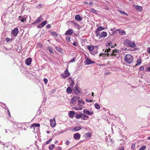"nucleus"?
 Returning a JSON list of instances; mask_svg holds the SVG:
<instances>
[{
    "label": "nucleus",
    "mask_w": 150,
    "mask_h": 150,
    "mask_svg": "<svg viewBox=\"0 0 150 150\" xmlns=\"http://www.w3.org/2000/svg\"><path fill=\"white\" fill-rule=\"evenodd\" d=\"M18 18V19L22 22H23L24 21L26 20V18H23L21 16H19Z\"/></svg>",
    "instance_id": "nucleus-22"
},
{
    "label": "nucleus",
    "mask_w": 150,
    "mask_h": 150,
    "mask_svg": "<svg viewBox=\"0 0 150 150\" xmlns=\"http://www.w3.org/2000/svg\"><path fill=\"white\" fill-rule=\"evenodd\" d=\"M6 41L7 42H8V41H9L10 40V39L9 38H6Z\"/></svg>",
    "instance_id": "nucleus-53"
},
{
    "label": "nucleus",
    "mask_w": 150,
    "mask_h": 150,
    "mask_svg": "<svg viewBox=\"0 0 150 150\" xmlns=\"http://www.w3.org/2000/svg\"><path fill=\"white\" fill-rule=\"evenodd\" d=\"M18 32V29L16 28L13 30L11 33L14 36H16Z\"/></svg>",
    "instance_id": "nucleus-4"
},
{
    "label": "nucleus",
    "mask_w": 150,
    "mask_h": 150,
    "mask_svg": "<svg viewBox=\"0 0 150 150\" xmlns=\"http://www.w3.org/2000/svg\"><path fill=\"white\" fill-rule=\"evenodd\" d=\"M70 79L71 80V81L72 82V83L71 84H70V85L71 86H73V84L74 83H73V81H72V79H71V77H70L68 79V80H70Z\"/></svg>",
    "instance_id": "nucleus-46"
},
{
    "label": "nucleus",
    "mask_w": 150,
    "mask_h": 150,
    "mask_svg": "<svg viewBox=\"0 0 150 150\" xmlns=\"http://www.w3.org/2000/svg\"><path fill=\"white\" fill-rule=\"evenodd\" d=\"M86 135L87 137H91V134L90 133H87L86 134Z\"/></svg>",
    "instance_id": "nucleus-36"
},
{
    "label": "nucleus",
    "mask_w": 150,
    "mask_h": 150,
    "mask_svg": "<svg viewBox=\"0 0 150 150\" xmlns=\"http://www.w3.org/2000/svg\"><path fill=\"white\" fill-rule=\"evenodd\" d=\"M67 92L69 94L71 93L72 92L71 89L69 87H68L67 89Z\"/></svg>",
    "instance_id": "nucleus-23"
},
{
    "label": "nucleus",
    "mask_w": 150,
    "mask_h": 150,
    "mask_svg": "<svg viewBox=\"0 0 150 150\" xmlns=\"http://www.w3.org/2000/svg\"><path fill=\"white\" fill-rule=\"evenodd\" d=\"M52 138L50 139L46 143V144H49L52 141Z\"/></svg>",
    "instance_id": "nucleus-43"
},
{
    "label": "nucleus",
    "mask_w": 150,
    "mask_h": 150,
    "mask_svg": "<svg viewBox=\"0 0 150 150\" xmlns=\"http://www.w3.org/2000/svg\"><path fill=\"white\" fill-rule=\"evenodd\" d=\"M47 50L49 51L50 52L51 54H53V52L52 50V49L50 47H49L47 48Z\"/></svg>",
    "instance_id": "nucleus-28"
},
{
    "label": "nucleus",
    "mask_w": 150,
    "mask_h": 150,
    "mask_svg": "<svg viewBox=\"0 0 150 150\" xmlns=\"http://www.w3.org/2000/svg\"><path fill=\"white\" fill-rule=\"evenodd\" d=\"M81 137L80 134L79 133H76L74 134V138L76 140H79Z\"/></svg>",
    "instance_id": "nucleus-5"
},
{
    "label": "nucleus",
    "mask_w": 150,
    "mask_h": 150,
    "mask_svg": "<svg viewBox=\"0 0 150 150\" xmlns=\"http://www.w3.org/2000/svg\"><path fill=\"white\" fill-rule=\"evenodd\" d=\"M110 48H108V49H106L105 52H110Z\"/></svg>",
    "instance_id": "nucleus-52"
},
{
    "label": "nucleus",
    "mask_w": 150,
    "mask_h": 150,
    "mask_svg": "<svg viewBox=\"0 0 150 150\" xmlns=\"http://www.w3.org/2000/svg\"><path fill=\"white\" fill-rule=\"evenodd\" d=\"M103 37H103V35L101 34L99 35V38L100 39H101Z\"/></svg>",
    "instance_id": "nucleus-48"
},
{
    "label": "nucleus",
    "mask_w": 150,
    "mask_h": 150,
    "mask_svg": "<svg viewBox=\"0 0 150 150\" xmlns=\"http://www.w3.org/2000/svg\"><path fill=\"white\" fill-rule=\"evenodd\" d=\"M81 129V127L77 126L75 127L72 130L73 131H78Z\"/></svg>",
    "instance_id": "nucleus-17"
},
{
    "label": "nucleus",
    "mask_w": 150,
    "mask_h": 150,
    "mask_svg": "<svg viewBox=\"0 0 150 150\" xmlns=\"http://www.w3.org/2000/svg\"><path fill=\"white\" fill-rule=\"evenodd\" d=\"M46 27L47 28H49L51 27V26L50 25L48 24L46 26Z\"/></svg>",
    "instance_id": "nucleus-49"
},
{
    "label": "nucleus",
    "mask_w": 150,
    "mask_h": 150,
    "mask_svg": "<svg viewBox=\"0 0 150 150\" xmlns=\"http://www.w3.org/2000/svg\"><path fill=\"white\" fill-rule=\"evenodd\" d=\"M137 65H140L141 63V59L140 58H138L137 60Z\"/></svg>",
    "instance_id": "nucleus-27"
},
{
    "label": "nucleus",
    "mask_w": 150,
    "mask_h": 150,
    "mask_svg": "<svg viewBox=\"0 0 150 150\" xmlns=\"http://www.w3.org/2000/svg\"><path fill=\"white\" fill-rule=\"evenodd\" d=\"M90 10L93 13H97L96 11V10L93 9V8L91 9H90Z\"/></svg>",
    "instance_id": "nucleus-34"
},
{
    "label": "nucleus",
    "mask_w": 150,
    "mask_h": 150,
    "mask_svg": "<svg viewBox=\"0 0 150 150\" xmlns=\"http://www.w3.org/2000/svg\"><path fill=\"white\" fill-rule=\"evenodd\" d=\"M85 100L87 102H89V103H91L93 101V100H89L88 99H86Z\"/></svg>",
    "instance_id": "nucleus-42"
},
{
    "label": "nucleus",
    "mask_w": 150,
    "mask_h": 150,
    "mask_svg": "<svg viewBox=\"0 0 150 150\" xmlns=\"http://www.w3.org/2000/svg\"><path fill=\"white\" fill-rule=\"evenodd\" d=\"M104 29V28H103L102 26H99L97 28L96 30L99 31H101Z\"/></svg>",
    "instance_id": "nucleus-25"
},
{
    "label": "nucleus",
    "mask_w": 150,
    "mask_h": 150,
    "mask_svg": "<svg viewBox=\"0 0 150 150\" xmlns=\"http://www.w3.org/2000/svg\"><path fill=\"white\" fill-rule=\"evenodd\" d=\"M75 115V112L74 111H71L69 113V116L71 118H73Z\"/></svg>",
    "instance_id": "nucleus-12"
},
{
    "label": "nucleus",
    "mask_w": 150,
    "mask_h": 150,
    "mask_svg": "<svg viewBox=\"0 0 150 150\" xmlns=\"http://www.w3.org/2000/svg\"><path fill=\"white\" fill-rule=\"evenodd\" d=\"M75 19L78 21H80L82 20V18L78 14L76 15L75 17Z\"/></svg>",
    "instance_id": "nucleus-15"
},
{
    "label": "nucleus",
    "mask_w": 150,
    "mask_h": 150,
    "mask_svg": "<svg viewBox=\"0 0 150 150\" xmlns=\"http://www.w3.org/2000/svg\"><path fill=\"white\" fill-rule=\"evenodd\" d=\"M43 80L45 84H46L47 83L48 80L47 79L44 78Z\"/></svg>",
    "instance_id": "nucleus-45"
},
{
    "label": "nucleus",
    "mask_w": 150,
    "mask_h": 150,
    "mask_svg": "<svg viewBox=\"0 0 150 150\" xmlns=\"http://www.w3.org/2000/svg\"><path fill=\"white\" fill-rule=\"evenodd\" d=\"M96 36L97 37H98V36H99V35H100V33L98 31L96 30Z\"/></svg>",
    "instance_id": "nucleus-41"
},
{
    "label": "nucleus",
    "mask_w": 150,
    "mask_h": 150,
    "mask_svg": "<svg viewBox=\"0 0 150 150\" xmlns=\"http://www.w3.org/2000/svg\"><path fill=\"white\" fill-rule=\"evenodd\" d=\"M117 51L116 50H113L111 54V55L112 57H116Z\"/></svg>",
    "instance_id": "nucleus-18"
},
{
    "label": "nucleus",
    "mask_w": 150,
    "mask_h": 150,
    "mask_svg": "<svg viewBox=\"0 0 150 150\" xmlns=\"http://www.w3.org/2000/svg\"><path fill=\"white\" fill-rule=\"evenodd\" d=\"M144 66H141L139 68V70L140 71H144Z\"/></svg>",
    "instance_id": "nucleus-33"
},
{
    "label": "nucleus",
    "mask_w": 150,
    "mask_h": 150,
    "mask_svg": "<svg viewBox=\"0 0 150 150\" xmlns=\"http://www.w3.org/2000/svg\"><path fill=\"white\" fill-rule=\"evenodd\" d=\"M76 91L78 92H80V91H79V90L78 89L77 87H76Z\"/></svg>",
    "instance_id": "nucleus-59"
},
{
    "label": "nucleus",
    "mask_w": 150,
    "mask_h": 150,
    "mask_svg": "<svg viewBox=\"0 0 150 150\" xmlns=\"http://www.w3.org/2000/svg\"><path fill=\"white\" fill-rule=\"evenodd\" d=\"M71 37L69 36H68L66 38V40L68 42H70V39Z\"/></svg>",
    "instance_id": "nucleus-32"
},
{
    "label": "nucleus",
    "mask_w": 150,
    "mask_h": 150,
    "mask_svg": "<svg viewBox=\"0 0 150 150\" xmlns=\"http://www.w3.org/2000/svg\"><path fill=\"white\" fill-rule=\"evenodd\" d=\"M86 62L87 65H89L92 63H94L95 62L91 60L88 59H86Z\"/></svg>",
    "instance_id": "nucleus-19"
},
{
    "label": "nucleus",
    "mask_w": 150,
    "mask_h": 150,
    "mask_svg": "<svg viewBox=\"0 0 150 150\" xmlns=\"http://www.w3.org/2000/svg\"><path fill=\"white\" fill-rule=\"evenodd\" d=\"M73 45L76 46H77V43L76 42H74L73 43Z\"/></svg>",
    "instance_id": "nucleus-56"
},
{
    "label": "nucleus",
    "mask_w": 150,
    "mask_h": 150,
    "mask_svg": "<svg viewBox=\"0 0 150 150\" xmlns=\"http://www.w3.org/2000/svg\"><path fill=\"white\" fill-rule=\"evenodd\" d=\"M74 109L76 110H79V108L76 107H75Z\"/></svg>",
    "instance_id": "nucleus-54"
},
{
    "label": "nucleus",
    "mask_w": 150,
    "mask_h": 150,
    "mask_svg": "<svg viewBox=\"0 0 150 150\" xmlns=\"http://www.w3.org/2000/svg\"><path fill=\"white\" fill-rule=\"evenodd\" d=\"M93 4V2H90L89 3V4L90 5H91L92 4Z\"/></svg>",
    "instance_id": "nucleus-60"
},
{
    "label": "nucleus",
    "mask_w": 150,
    "mask_h": 150,
    "mask_svg": "<svg viewBox=\"0 0 150 150\" xmlns=\"http://www.w3.org/2000/svg\"><path fill=\"white\" fill-rule=\"evenodd\" d=\"M47 23V21H43V22H42L41 23V25L42 26H44Z\"/></svg>",
    "instance_id": "nucleus-29"
},
{
    "label": "nucleus",
    "mask_w": 150,
    "mask_h": 150,
    "mask_svg": "<svg viewBox=\"0 0 150 150\" xmlns=\"http://www.w3.org/2000/svg\"><path fill=\"white\" fill-rule=\"evenodd\" d=\"M119 11L121 13L123 14H124L125 15L128 16V14L126 13H125V12L123 11H122L120 10H119Z\"/></svg>",
    "instance_id": "nucleus-38"
},
{
    "label": "nucleus",
    "mask_w": 150,
    "mask_h": 150,
    "mask_svg": "<svg viewBox=\"0 0 150 150\" xmlns=\"http://www.w3.org/2000/svg\"><path fill=\"white\" fill-rule=\"evenodd\" d=\"M120 150H124V148H122L121 149H120Z\"/></svg>",
    "instance_id": "nucleus-64"
},
{
    "label": "nucleus",
    "mask_w": 150,
    "mask_h": 150,
    "mask_svg": "<svg viewBox=\"0 0 150 150\" xmlns=\"http://www.w3.org/2000/svg\"><path fill=\"white\" fill-rule=\"evenodd\" d=\"M50 122L51 126L52 127H54L56 124L55 119L51 120H50Z\"/></svg>",
    "instance_id": "nucleus-9"
},
{
    "label": "nucleus",
    "mask_w": 150,
    "mask_h": 150,
    "mask_svg": "<svg viewBox=\"0 0 150 150\" xmlns=\"http://www.w3.org/2000/svg\"><path fill=\"white\" fill-rule=\"evenodd\" d=\"M145 71L146 72L147 71H150V67H147V68H146Z\"/></svg>",
    "instance_id": "nucleus-44"
},
{
    "label": "nucleus",
    "mask_w": 150,
    "mask_h": 150,
    "mask_svg": "<svg viewBox=\"0 0 150 150\" xmlns=\"http://www.w3.org/2000/svg\"><path fill=\"white\" fill-rule=\"evenodd\" d=\"M79 110H82V108L81 107H80L79 108Z\"/></svg>",
    "instance_id": "nucleus-61"
},
{
    "label": "nucleus",
    "mask_w": 150,
    "mask_h": 150,
    "mask_svg": "<svg viewBox=\"0 0 150 150\" xmlns=\"http://www.w3.org/2000/svg\"><path fill=\"white\" fill-rule=\"evenodd\" d=\"M116 30L119 32V33L120 35H123L126 34V33L124 30H120L119 29H117Z\"/></svg>",
    "instance_id": "nucleus-13"
},
{
    "label": "nucleus",
    "mask_w": 150,
    "mask_h": 150,
    "mask_svg": "<svg viewBox=\"0 0 150 150\" xmlns=\"http://www.w3.org/2000/svg\"><path fill=\"white\" fill-rule=\"evenodd\" d=\"M81 119L84 120H87L89 118L88 116L86 115L83 113H82Z\"/></svg>",
    "instance_id": "nucleus-10"
},
{
    "label": "nucleus",
    "mask_w": 150,
    "mask_h": 150,
    "mask_svg": "<svg viewBox=\"0 0 150 150\" xmlns=\"http://www.w3.org/2000/svg\"><path fill=\"white\" fill-rule=\"evenodd\" d=\"M32 61V59L31 58H28L27 59L25 60V64L27 65H30Z\"/></svg>",
    "instance_id": "nucleus-7"
},
{
    "label": "nucleus",
    "mask_w": 150,
    "mask_h": 150,
    "mask_svg": "<svg viewBox=\"0 0 150 150\" xmlns=\"http://www.w3.org/2000/svg\"><path fill=\"white\" fill-rule=\"evenodd\" d=\"M124 60L126 63L130 64L133 61V57L130 54H126L124 58Z\"/></svg>",
    "instance_id": "nucleus-1"
},
{
    "label": "nucleus",
    "mask_w": 150,
    "mask_h": 150,
    "mask_svg": "<svg viewBox=\"0 0 150 150\" xmlns=\"http://www.w3.org/2000/svg\"><path fill=\"white\" fill-rule=\"evenodd\" d=\"M135 144H133L132 145L131 148L132 149H133L135 148Z\"/></svg>",
    "instance_id": "nucleus-50"
},
{
    "label": "nucleus",
    "mask_w": 150,
    "mask_h": 150,
    "mask_svg": "<svg viewBox=\"0 0 150 150\" xmlns=\"http://www.w3.org/2000/svg\"><path fill=\"white\" fill-rule=\"evenodd\" d=\"M55 146V145L54 144H53L52 145V146H49V149L50 150H52L53 149V148Z\"/></svg>",
    "instance_id": "nucleus-37"
},
{
    "label": "nucleus",
    "mask_w": 150,
    "mask_h": 150,
    "mask_svg": "<svg viewBox=\"0 0 150 150\" xmlns=\"http://www.w3.org/2000/svg\"><path fill=\"white\" fill-rule=\"evenodd\" d=\"M103 55V53H100V54H99V56H102V55Z\"/></svg>",
    "instance_id": "nucleus-62"
},
{
    "label": "nucleus",
    "mask_w": 150,
    "mask_h": 150,
    "mask_svg": "<svg viewBox=\"0 0 150 150\" xmlns=\"http://www.w3.org/2000/svg\"><path fill=\"white\" fill-rule=\"evenodd\" d=\"M125 45L129 46L131 47H134L136 46V45L134 42H132L127 39L125 40L123 42Z\"/></svg>",
    "instance_id": "nucleus-2"
},
{
    "label": "nucleus",
    "mask_w": 150,
    "mask_h": 150,
    "mask_svg": "<svg viewBox=\"0 0 150 150\" xmlns=\"http://www.w3.org/2000/svg\"><path fill=\"white\" fill-rule=\"evenodd\" d=\"M55 48L59 52H61L62 50V49L59 47H56Z\"/></svg>",
    "instance_id": "nucleus-30"
},
{
    "label": "nucleus",
    "mask_w": 150,
    "mask_h": 150,
    "mask_svg": "<svg viewBox=\"0 0 150 150\" xmlns=\"http://www.w3.org/2000/svg\"><path fill=\"white\" fill-rule=\"evenodd\" d=\"M39 124H34L33 125V126L35 127H39L40 126Z\"/></svg>",
    "instance_id": "nucleus-31"
},
{
    "label": "nucleus",
    "mask_w": 150,
    "mask_h": 150,
    "mask_svg": "<svg viewBox=\"0 0 150 150\" xmlns=\"http://www.w3.org/2000/svg\"><path fill=\"white\" fill-rule=\"evenodd\" d=\"M135 8L137 11H141L142 10V7L141 6H139L137 5L135 6Z\"/></svg>",
    "instance_id": "nucleus-16"
},
{
    "label": "nucleus",
    "mask_w": 150,
    "mask_h": 150,
    "mask_svg": "<svg viewBox=\"0 0 150 150\" xmlns=\"http://www.w3.org/2000/svg\"><path fill=\"white\" fill-rule=\"evenodd\" d=\"M83 113L86 114L88 115H91L93 114V112H91L89 111L88 110H87L86 109H84L83 110Z\"/></svg>",
    "instance_id": "nucleus-11"
},
{
    "label": "nucleus",
    "mask_w": 150,
    "mask_h": 150,
    "mask_svg": "<svg viewBox=\"0 0 150 150\" xmlns=\"http://www.w3.org/2000/svg\"><path fill=\"white\" fill-rule=\"evenodd\" d=\"M79 99V98L78 97H74L71 99V102L72 104H73L76 103L77 100Z\"/></svg>",
    "instance_id": "nucleus-8"
},
{
    "label": "nucleus",
    "mask_w": 150,
    "mask_h": 150,
    "mask_svg": "<svg viewBox=\"0 0 150 150\" xmlns=\"http://www.w3.org/2000/svg\"><path fill=\"white\" fill-rule=\"evenodd\" d=\"M73 33V30L72 29H70L69 30H67L65 33V35H71Z\"/></svg>",
    "instance_id": "nucleus-14"
},
{
    "label": "nucleus",
    "mask_w": 150,
    "mask_h": 150,
    "mask_svg": "<svg viewBox=\"0 0 150 150\" xmlns=\"http://www.w3.org/2000/svg\"><path fill=\"white\" fill-rule=\"evenodd\" d=\"M78 104L79 105L81 106L84 104V102L82 100H78Z\"/></svg>",
    "instance_id": "nucleus-21"
},
{
    "label": "nucleus",
    "mask_w": 150,
    "mask_h": 150,
    "mask_svg": "<svg viewBox=\"0 0 150 150\" xmlns=\"http://www.w3.org/2000/svg\"><path fill=\"white\" fill-rule=\"evenodd\" d=\"M94 47L92 45H90L88 46L87 49L90 51H92L94 49Z\"/></svg>",
    "instance_id": "nucleus-20"
},
{
    "label": "nucleus",
    "mask_w": 150,
    "mask_h": 150,
    "mask_svg": "<svg viewBox=\"0 0 150 150\" xmlns=\"http://www.w3.org/2000/svg\"><path fill=\"white\" fill-rule=\"evenodd\" d=\"M147 51L150 54V47H148Z\"/></svg>",
    "instance_id": "nucleus-47"
},
{
    "label": "nucleus",
    "mask_w": 150,
    "mask_h": 150,
    "mask_svg": "<svg viewBox=\"0 0 150 150\" xmlns=\"http://www.w3.org/2000/svg\"><path fill=\"white\" fill-rule=\"evenodd\" d=\"M82 117V113L79 114H77L75 116V117L77 119H79L80 118H81Z\"/></svg>",
    "instance_id": "nucleus-26"
},
{
    "label": "nucleus",
    "mask_w": 150,
    "mask_h": 150,
    "mask_svg": "<svg viewBox=\"0 0 150 150\" xmlns=\"http://www.w3.org/2000/svg\"><path fill=\"white\" fill-rule=\"evenodd\" d=\"M52 34L53 35L55 36V37H56L58 36V34L55 32H53L52 33Z\"/></svg>",
    "instance_id": "nucleus-40"
},
{
    "label": "nucleus",
    "mask_w": 150,
    "mask_h": 150,
    "mask_svg": "<svg viewBox=\"0 0 150 150\" xmlns=\"http://www.w3.org/2000/svg\"><path fill=\"white\" fill-rule=\"evenodd\" d=\"M94 106L95 108L97 109H99L100 108V105L97 103L94 104Z\"/></svg>",
    "instance_id": "nucleus-24"
},
{
    "label": "nucleus",
    "mask_w": 150,
    "mask_h": 150,
    "mask_svg": "<svg viewBox=\"0 0 150 150\" xmlns=\"http://www.w3.org/2000/svg\"><path fill=\"white\" fill-rule=\"evenodd\" d=\"M42 46L43 45H42V44H40L39 45V46L41 47H42Z\"/></svg>",
    "instance_id": "nucleus-58"
},
{
    "label": "nucleus",
    "mask_w": 150,
    "mask_h": 150,
    "mask_svg": "<svg viewBox=\"0 0 150 150\" xmlns=\"http://www.w3.org/2000/svg\"><path fill=\"white\" fill-rule=\"evenodd\" d=\"M57 142H58V141H57V140H56V141L54 143H55V144H57Z\"/></svg>",
    "instance_id": "nucleus-63"
},
{
    "label": "nucleus",
    "mask_w": 150,
    "mask_h": 150,
    "mask_svg": "<svg viewBox=\"0 0 150 150\" xmlns=\"http://www.w3.org/2000/svg\"><path fill=\"white\" fill-rule=\"evenodd\" d=\"M43 20V19L40 16V17L37 18L36 20L33 23L34 24L38 23L42 21Z\"/></svg>",
    "instance_id": "nucleus-6"
},
{
    "label": "nucleus",
    "mask_w": 150,
    "mask_h": 150,
    "mask_svg": "<svg viewBox=\"0 0 150 150\" xmlns=\"http://www.w3.org/2000/svg\"><path fill=\"white\" fill-rule=\"evenodd\" d=\"M146 148V146H143L141 147L139 149V150H144Z\"/></svg>",
    "instance_id": "nucleus-39"
},
{
    "label": "nucleus",
    "mask_w": 150,
    "mask_h": 150,
    "mask_svg": "<svg viewBox=\"0 0 150 150\" xmlns=\"http://www.w3.org/2000/svg\"><path fill=\"white\" fill-rule=\"evenodd\" d=\"M69 143L70 142L68 140H67L65 144L67 145H68L69 144Z\"/></svg>",
    "instance_id": "nucleus-51"
},
{
    "label": "nucleus",
    "mask_w": 150,
    "mask_h": 150,
    "mask_svg": "<svg viewBox=\"0 0 150 150\" xmlns=\"http://www.w3.org/2000/svg\"><path fill=\"white\" fill-rule=\"evenodd\" d=\"M57 148H58V150H62V148L61 147L59 146Z\"/></svg>",
    "instance_id": "nucleus-55"
},
{
    "label": "nucleus",
    "mask_w": 150,
    "mask_h": 150,
    "mask_svg": "<svg viewBox=\"0 0 150 150\" xmlns=\"http://www.w3.org/2000/svg\"><path fill=\"white\" fill-rule=\"evenodd\" d=\"M70 73L68 72V68H67L64 72V74H62L61 76L64 79H66L70 76Z\"/></svg>",
    "instance_id": "nucleus-3"
},
{
    "label": "nucleus",
    "mask_w": 150,
    "mask_h": 150,
    "mask_svg": "<svg viewBox=\"0 0 150 150\" xmlns=\"http://www.w3.org/2000/svg\"><path fill=\"white\" fill-rule=\"evenodd\" d=\"M102 34L103 35V37H106L107 35V33L105 32H103Z\"/></svg>",
    "instance_id": "nucleus-35"
},
{
    "label": "nucleus",
    "mask_w": 150,
    "mask_h": 150,
    "mask_svg": "<svg viewBox=\"0 0 150 150\" xmlns=\"http://www.w3.org/2000/svg\"><path fill=\"white\" fill-rule=\"evenodd\" d=\"M84 4H85V5H88V2H84Z\"/></svg>",
    "instance_id": "nucleus-57"
}]
</instances>
